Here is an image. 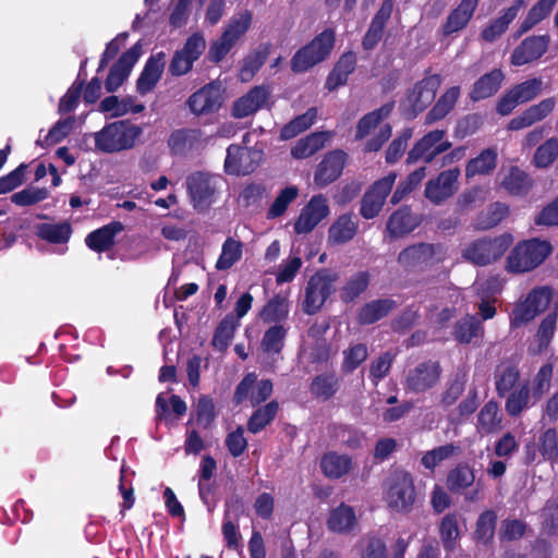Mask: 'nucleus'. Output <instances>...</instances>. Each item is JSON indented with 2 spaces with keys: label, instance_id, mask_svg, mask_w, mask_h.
I'll list each match as a JSON object with an SVG mask.
<instances>
[{
  "label": "nucleus",
  "instance_id": "obj_1",
  "mask_svg": "<svg viewBox=\"0 0 558 558\" xmlns=\"http://www.w3.org/2000/svg\"><path fill=\"white\" fill-rule=\"evenodd\" d=\"M143 135V128L129 121H117L95 133V145L104 153L133 148Z\"/></svg>",
  "mask_w": 558,
  "mask_h": 558
},
{
  "label": "nucleus",
  "instance_id": "obj_2",
  "mask_svg": "<svg viewBox=\"0 0 558 558\" xmlns=\"http://www.w3.org/2000/svg\"><path fill=\"white\" fill-rule=\"evenodd\" d=\"M513 243L510 233L495 238H482L471 242L462 253L463 258L477 266H486L499 260Z\"/></svg>",
  "mask_w": 558,
  "mask_h": 558
},
{
  "label": "nucleus",
  "instance_id": "obj_3",
  "mask_svg": "<svg viewBox=\"0 0 558 558\" xmlns=\"http://www.w3.org/2000/svg\"><path fill=\"white\" fill-rule=\"evenodd\" d=\"M550 252L551 247L546 241H523L511 251L506 268L510 272L530 271L542 264Z\"/></svg>",
  "mask_w": 558,
  "mask_h": 558
},
{
  "label": "nucleus",
  "instance_id": "obj_4",
  "mask_svg": "<svg viewBox=\"0 0 558 558\" xmlns=\"http://www.w3.org/2000/svg\"><path fill=\"white\" fill-rule=\"evenodd\" d=\"M333 44L335 33L331 29H325L295 52L291 59V70L302 73L324 61L330 54Z\"/></svg>",
  "mask_w": 558,
  "mask_h": 558
},
{
  "label": "nucleus",
  "instance_id": "obj_5",
  "mask_svg": "<svg viewBox=\"0 0 558 558\" xmlns=\"http://www.w3.org/2000/svg\"><path fill=\"white\" fill-rule=\"evenodd\" d=\"M339 277L336 272L323 269L310 278L305 287L303 311L313 315L317 313L326 300L336 291Z\"/></svg>",
  "mask_w": 558,
  "mask_h": 558
},
{
  "label": "nucleus",
  "instance_id": "obj_6",
  "mask_svg": "<svg viewBox=\"0 0 558 558\" xmlns=\"http://www.w3.org/2000/svg\"><path fill=\"white\" fill-rule=\"evenodd\" d=\"M550 302V289L546 287L533 289L524 299L515 304L510 315L511 327L518 328L532 322L537 315L548 308Z\"/></svg>",
  "mask_w": 558,
  "mask_h": 558
},
{
  "label": "nucleus",
  "instance_id": "obj_7",
  "mask_svg": "<svg viewBox=\"0 0 558 558\" xmlns=\"http://www.w3.org/2000/svg\"><path fill=\"white\" fill-rule=\"evenodd\" d=\"M222 180L206 172H194L186 178V189L194 208L207 209L215 201Z\"/></svg>",
  "mask_w": 558,
  "mask_h": 558
},
{
  "label": "nucleus",
  "instance_id": "obj_8",
  "mask_svg": "<svg viewBox=\"0 0 558 558\" xmlns=\"http://www.w3.org/2000/svg\"><path fill=\"white\" fill-rule=\"evenodd\" d=\"M226 88L219 81H213L196 92L186 100V106L195 117H206L220 110L226 100Z\"/></svg>",
  "mask_w": 558,
  "mask_h": 558
},
{
  "label": "nucleus",
  "instance_id": "obj_9",
  "mask_svg": "<svg viewBox=\"0 0 558 558\" xmlns=\"http://www.w3.org/2000/svg\"><path fill=\"white\" fill-rule=\"evenodd\" d=\"M446 250L440 244L417 243L402 250L398 263L407 269L424 268L442 262Z\"/></svg>",
  "mask_w": 558,
  "mask_h": 558
},
{
  "label": "nucleus",
  "instance_id": "obj_10",
  "mask_svg": "<svg viewBox=\"0 0 558 558\" xmlns=\"http://www.w3.org/2000/svg\"><path fill=\"white\" fill-rule=\"evenodd\" d=\"M415 499V490L411 475L403 471L392 473L387 482L385 500L397 511H408Z\"/></svg>",
  "mask_w": 558,
  "mask_h": 558
},
{
  "label": "nucleus",
  "instance_id": "obj_11",
  "mask_svg": "<svg viewBox=\"0 0 558 558\" xmlns=\"http://www.w3.org/2000/svg\"><path fill=\"white\" fill-rule=\"evenodd\" d=\"M262 160L263 150L232 144L227 148L225 171L231 175H247L257 169Z\"/></svg>",
  "mask_w": 558,
  "mask_h": 558
},
{
  "label": "nucleus",
  "instance_id": "obj_12",
  "mask_svg": "<svg viewBox=\"0 0 558 558\" xmlns=\"http://www.w3.org/2000/svg\"><path fill=\"white\" fill-rule=\"evenodd\" d=\"M445 136L446 131L444 130H434L425 134L408 153L407 162L415 163L418 160H423L425 163L432 162L438 155L451 147V143Z\"/></svg>",
  "mask_w": 558,
  "mask_h": 558
},
{
  "label": "nucleus",
  "instance_id": "obj_13",
  "mask_svg": "<svg viewBox=\"0 0 558 558\" xmlns=\"http://www.w3.org/2000/svg\"><path fill=\"white\" fill-rule=\"evenodd\" d=\"M441 372L439 362H422L409 369L405 376V388L415 393L425 392L438 384Z\"/></svg>",
  "mask_w": 558,
  "mask_h": 558
},
{
  "label": "nucleus",
  "instance_id": "obj_14",
  "mask_svg": "<svg viewBox=\"0 0 558 558\" xmlns=\"http://www.w3.org/2000/svg\"><path fill=\"white\" fill-rule=\"evenodd\" d=\"M458 168L441 171L426 183L424 195L434 205H440L456 194L459 189Z\"/></svg>",
  "mask_w": 558,
  "mask_h": 558
},
{
  "label": "nucleus",
  "instance_id": "obj_15",
  "mask_svg": "<svg viewBox=\"0 0 558 558\" xmlns=\"http://www.w3.org/2000/svg\"><path fill=\"white\" fill-rule=\"evenodd\" d=\"M397 174L390 172L388 175L376 181L362 198L360 213L365 219L376 217L383 208L387 195L391 191Z\"/></svg>",
  "mask_w": 558,
  "mask_h": 558
},
{
  "label": "nucleus",
  "instance_id": "obj_16",
  "mask_svg": "<svg viewBox=\"0 0 558 558\" xmlns=\"http://www.w3.org/2000/svg\"><path fill=\"white\" fill-rule=\"evenodd\" d=\"M272 392V383L268 379L257 380L255 374H247L238 385L234 392V401L241 403L248 400L252 407L267 400Z\"/></svg>",
  "mask_w": 558,
  "mask_h": 558
},
{
  "label": "nucleus",
  "instance_id": "obj_17",
  "mask_svg": "<svg viewBox=\"0 0 558 558\" xmlns=\"http://www.w3.org/2000/svg\"><path fill=\"white\" fill-rule=\"evenodd\" d=\"M142 52V45L137 43L120 57L106 78L105 88L108 93L116 92L124 83Z\"/></svg>",
  "mask_w": 558,
  "mask_h": 558
},
{
  "label": "nucleus",
  "instance_id": "obj_18",
  "mask_svg": "<svg viewBox=\"0 0 558 558\" xmlns=\"http://www.w3.org/2000/svg\"><path fill=\"white\" fill-rule=\"evenodd\" d=\"M270 90L267 86H255L233 101L231 116L236 119L253 116L268 104Z\"/></svg>",
  "mask_w": 558,
  "mask_h": 558
},
{
  "label": "nucleus",
  "instance_id": "obj_19",
  "mask_svg": "<svg viewBox=\"0 0 558 558\" xmlns=\"http://www.w3.org/2000/svg\"><path fill=\"white\" fill-rule=\"evenodd\" d=\"M328 215L329 206L327 198L323 195H315L301 210L294 223V230L299 234L308 233Z\"/></svg>",
  "mask_w": 558,
  "mask_h": 558
},
{
  "label": "nucleus",
  "instance_id": "obj_20",
  "mask_svg": "<svg viewBox=\"0 0 558 558\" xmlns=\"http://www.w3.org/2000/svg\"><path fill=\"white\" fill-rule=\"evenodd\" d=\"M555 461L558 458V434L554 428H548L538 436L536 442L525 446V460L527 463L539 461Z\"/></svg>",
  "mask_w": 558,
  "mask_h": 558
},
{
  "label": "nucleus",
  "instance_id": "obj_21",
  "mask_svg": "<svg viewBox=\"0 0 558 558\" xmlns=\"http://www.w3.org/2000/svg\"><path fill=\"white\" fill-rule=\"evenodd\" d=\"M550 38L548 35L530 36L525 38L512 52L511 63L524 65L539 59L548 49Z\"/></svg>",
  "mask_w": 558,
  "mask_h": 558
},
{
  "label": "nucleus",
  "instance_id": "obj_22",
  "mask_svg": "<svg viewBox=\"0 0 558 558\" xmlns=\"http://www.w3.org/2000/svg\"><path fill=\"white\" fill-rule=\"evenodd\" d=\"M440 84L441 78L437 74L427 76L415 84L407 98L414 114L424 110L434 100Z\"/></svg>",
  "mask_w": 558,
  "mask_h": 558
},
{
  "label": "nucleus",
  "instance_id": "obj_23",
  "mask_svg": "<svg viewBox=\"0 0 558 558\" xmlns=\"http://www.w3.org/2000/svg\"><path fill=\"white\" fill-rule=\"evenodd\" d=\"M345 159L347 154L342 150H332L326 154L317 166L314 182L323 187L337 180L343 170Z\"/></svg>",
  "mask_w": 558,
  "mask_h": 558
},
{
  "label": "nucleus",
  "instance_id": "obj_24",
  "mask_svg": "<svg viewBox=\"0 0 558 558\" xmlns=\"http://www.w3.org/2000/svg\"><path fill=\"white\" fill-rule=\"evenodd\" d=\"M556 104V99L554 97H549L537 105L529 107L520 116L513 118L509 122V130H521L545 119L554 110Z\"/></svg>",
  "mask_w": 558,
  "mask_h": 558
},
{
  "label": "nucleus",
  "instance_id": "obj_25",
  "mask_svg": "<svg viewBox=\"0 0 558 558\" xmlns=\"http://www.w3.org/2000/svg\"><path fill=\"white\" fill-rule=\"evenodd\" d=\"M165 57L163 52H159L146 61L136 82V89L141 95L151 92L159 82L165 69Z\"/></svg>",
  "mask_w": 558,
  "mask_h": 558
},
{
  "label": "nucleus",
  "instance_id": "obj_26",
  "mask_svg": "<svg viewBox=\"0 0 558 558\" xmlns=\"http://www.w3.org/2000/svg\"><path fill=\"white\" fill-rule=\"evenodd\" d=\"M523 0H515L506 10L501 12V15L493 20L482 32V37L486 41H494L501 36L509 24L518 16L519 12L525 8Z\"/></svg>",
  "mask_w": 558,
  "mask_h": 558
},
{
  "label": "nucleus",
  "instance_id": "obj_27",
  "mask_svg": "<svg viewBox=\"0 0 558 558\" xmlns=\"http://www.w3.org/2000/svg\"><path fill=\"white\" fill-rule=\"evenodd\" d=\"M421 221V217L412 214L410 208L401 207L389 217L387 231L392 238H401L417 228Z\"/></svg>",
  "mask_w": 558,
  "mask_h": 558
},
{
  "label": "nucleus",
  "instance_id": "obj_28",
  "mask_svg": "<svg viewBox=\"0 0 558 558\" xmlns=\"http://www.w3.org/2000/svg\"><path fill=\"white\" fill-rule=\"evenodd\" d=\"M478 0H461L447 17L444 25V33L450 35L463 29L472 19Z\"/></svg>",
  "mask_w": 558,
  "mask_h": 558
},
{
  "label": "nucleus",
  "instance_id": "obj_29",
  "mask_svg": "<svg viewBox=\"0 0 558 558\" xmlns=\"http://www.w3.org/2000/svg\"><path fill=\"white\" fill-rule=\"evenodd\" d=\"M357 232V223L351 214L339 216L328 230V242L332 245H340L349 242Z\"/></svg>",
  "mask_w": 558,
  "mask_h": 558
},
{
  "label": "nucleus",
  "instance_id": "obj_30",
  "mask_svg": "<svg viewBox=\"0 0 558 558\" xmlns=\"http://www.w3.org/2000/svg\"><path fill=\"white\" fill-rule=\"evenodd\" d=\"M144 105L136 104L134 97L126 96L119 98L117 96H109L101 100L99 110L108 112L111 117H123L128 113H140L144 110Z\"/></svg>",
  "mask_w": 558,
  "mask_h": 558
},
{
  "label": "nucleus",
  "instance_id": "obj_31",
  "mask_svg": "<svg viewBox=\"0 0 558 558\" xmlns=\"http://www.w3.org/2000/svg\"><path fill=\"white\" fill-rule=\"evenodd\" d=\"M475 483V470L468 463H459L447 475L446 484L453 494H461Z\"/></svg>",
  "mask_w": 558,
  "mask_h": 558
},
{
  "label": "nucleus",
  "instance_id": "obj_32",
  "mask_svg": "<svg viewBox=\"0 0 558 558\" xmlns=\"http://www.w3.org/2000/svg\"><path fill=\"white\" fill-rule=\"evenodd\" d=\"M497 150L495 148H486L482 150L475 158L471 159L465 166V178L471 179L476 175H488L497 166Z\"/></svg>",
  "mask_w": 558,
  "mask_h": 558
},
{
  "label": "nucleus",
  "instance_id": "obj_33",
  "mask_svg": "<svg viewBox=\"0 0 558 558\" xmlns=\"http://www.w3.org/2000/svg\"><path fill=\"white\" fill-rule=\"evenodd\" d=\"M391 12L392 2L390 0H386L373 19L372 24L363 38V47L365 49H373L379 43L383 37L385 24L390 17Z\"/></svg>",
  "mask_w": 558,
  "mask_h": 558
},
{
  "label": "nucleus",
  "instance_id": "obj_34",
  "mask_svg": "<svg viewBox=\"0 0 558 558\" xmlns=\"http://www.w3.org/2000/svg\"><path fill=\"white\" fill-rule=\"evenodd\" d=\"M504 78L501 70H493L474 83L470 97L477 101L495 95L500 88Z\"/></svg>",
  "mask_w": 558,
  "mask_h": 558
},
{
  "label": "nucleus",
  "instance_id": "obj_35",
  "mask_svg": "<svg viewBox=\"0 0 558 558\" xmlns=\"http://www.w3.org/2000/svg\"><path fill=\"white\" fill-rule=\"evenodd\" d=\"M122 230L120 222L109 223L98 230L89 233L86 239V245L97 252H104L110 248L114 243V236Z\"/></svg>",
  "mask_w": 558,
  "mask_h": 558
},
{
  "label": "nucleus",
  "instance_id": "obj_36",
  "mask_svg": "<svg viewBox=\"0 0 558 558\" xmlns=\"http://www.w3.org/2000/svg\"><path fill=\"white\" fill-rule=\"evenodd\" d=\"M330 138L326 132H315L303 138H300L291 148V155L295 159H305L320 150L325 143Z\"/></svg>",
  "mask_w": 558,
  "mask_h": 558
},
{
  "label": "nucleus",
  "instance_id": "obj_37",
  "mask_svg": "<svg viewBox=\"0 0 558 558\" xmlns=\"http://www.w3.org/2000/svg\"><path fill=\"white\" fill-rule=\"evenodd\" d=\"M323 473L329 478H339L352 469L351 458L337 452H328L320 460Z\"/></svg>",
  "mask_w": 558,
  "mask_h": 558
},
{
  "label": "nucleus",
  "instance_id": "obj_38",
  "mask_svg": "<svg viewBox=\"0 0 558 558\" xmlns=\"http://www.w3.org/2000/svg\"><path fill=\"white\" fill-rule=\"evenodd\" d=\"M557 320L558 313L557 308H555L553 313H549L541 322L535 335L534 343L531 345L533 353L538 354L548 348L557 328Z\"/></svg>",
  "mask_w": 558,
  "mask_h": 558
},
{
  "label": "nucleus",
  "instance_id": "obj_39",
  "mask_svg": "<svg viewBox=\"0 0 558 558\" xmlns=\"http://www.w3.org/2000/svg\"><path fill=\"white\" fill-rule=\"evenodd\" d=\"M395 307V302L389 299L375 300L361 307L357 320L362 325L374 324L387 316Z\"/></svg>",
  "mask_w": 558,
  "mask_h": 558
},
{
  "label": "nucleus",
  "instance_id": "obj_40",
  "mask_svg": "<svg viewBox=\"0 0 558 558\" xmlns=\"http://www.w3.org/2000/svg\"><path fill=\"white\" fill-rule=\"evenodd\" d=\"M460 454L461 447L449 442L426 451L421 458V463L425 469L434 471L441 462Z\"/></svg>",
  "mask_w": 558,
  "mask_h": 558
},
{
  "label": "nucleus",
  "instance_id": "obj_41",
  "mask_svg": "<svg viewBox=\"0 0 558 558\" xmlns=\"http://www.w3.org/2000/svg\"><path fill=\"white\" fill-rule=\"evenodd\" d=\"M199 130L181 129L171 133L168 144L174 154H185L201 141Z\"/></svg>",
  "mask_w": 558,
  "mask_h": 558
},
{
  "label": "nucleus",
  "instance_id": "obj_42",
  "mask_svg": "<svg viewBox=\"0 0 558 558\" xmlns=\"http://www.w3.org/2000/svg\"><path fill=\"white\" fill-rule=\"evenodd\" d=\"M392 108V104H386L380 108L375 109L374 111L362 117L356 126L355 138L363 140L364 137L369 135L371 132L375 128H377L381 121H384L390 116Z\"/></svg>",
  "mask_w": 558,
  "mask_h": 558
},
{
  "label": "nucleus",
  "instance_id": "obj_43",
  "mask_svg": "<svg viewBox=\"0 0 558 558\" xmlns=\"http://www.w3.org/2000/svg\"><path fill=\"white\" fill-rule=\"evenodd\" d=\"M500 186L512 195H523L531 189L532 181L524 171L511 167L504 175Z\"/></svg>",
  "mask_w": 558,
  "mask_h": 558
},
{
  "label": "nucleus",
  "instance_id": "obj_44",
  "mask_svg": "<svg viewBox=\"0 0 558 558\" xmlns=\"http://www.w3.org/2000/svg\"><path fill=\"white\" fill-rule=\"evenodd\" d=\"M354 68L355 56L353 53L343 54L329 74L326 82V87L329 90H333L337 87L345 84L349 74L353 72Z\"/></svg>",
  "mask_w": 558,
  "mask_h": 558
},
{
  "label": "nucleus",
  "instance_id": "obj_45",
  "mask_svg": "<svg viewBox=\"0 0 558 558\" xmlns=\"http://www.w3.org/2000/svg\"><path fill=\"white\" fill-rule=\"evenodd\" d=\"M557 1L558 0H538L535 2L519 27V36L529 32L539 22L545 20L553 11Z\"/></svg>",
  "mask_w": 558,
  "mask_h": 558
},
{
  "label": "nucleus",
  "instance_id": "obj_46",
  "mask_svg": "<svg viewBox=\"0 0 558 558\" xmlns=\"http://www.w3.org/2000/svg\"><path fill=\"white\" fill-rule=\"evenodd\" d=\"M327 524L329 530L333 532H348L356 524V517L351 507L340 505L331 511Z\"/></svg>",
  "mask_w": 558,
  "mask_h": 558
},
{
  "label": "nucleus",
  "instance_id": "obj_47",
  "mask_svg": "<svg viewBox=\"0 0 558 558\" xmlns=\"http://www.w3.org/2000/svg\"><path fill=\"white\" fill-rule=\"evenodd\" d=\"M253 21V13L243 10L235 13L227 23L223 33L235 44L246 34Z\"/></svg>",
  "mask_w": 558,
  "mask_h": 558
},
{
  "label": "nucleus",
  "instance_id": "obj_48",
  "mask_svg": "<svg viewBox=\"0 0 558 558\" xmlns=\"http://www.w3.org/2000/svg\"><path fill=\"white\" fill-rule=\"evenodd\" d=\"M72 229L68 222L40 223L36 228V234L51 243H65L69 241Z\"/></svg>",
  "mask_w": 558,
  "mask_h": 558
},
{
  "label": "nucleus",
  "instance_id": "obj_49",
  "mask_svg": "<svg viewBox=\"0 0 558 558\" xmlns=\"http://www.w3.org/2000/svg\"><path fill=\"white\" fill-rule=\"evenodd\" d=\"M242 254L243 244L233 238H228L222 244L221 254L216 263V268L218 270L231 268L241 259Z\"/></svg>",
  "mask_w": 558,
  "mask_h": 558
},
{
  "label": "nucleus",
  "instance_id": "obj_50",
  "mask_svg": "<svg viewBox=\"0 0 558 558\" xmlns=\"http://www.w3.org/2000/svg\"><path fill=\"white\" fill-rule=\"evenodd\" d=\"M239 322L232 315H227L215 330L211 344L219 351H225L233 338Z\"/></svg>",
  "mask_w": 558,
  "mask_h": 558
},
{
  "label": "nucleus",
  "instance_id": "obj_51",
  "mask_svg": "<svg viewBox=\"0 0 558 558\" xmlns=\"http://www.w3.org/2000/svg\"><path fill=\"white\" fill-rule=\"evenodd\" d=\"M478 429L484 433H495L501 428V416L498 404L494 401L487 402L477 416Z\"/></svg>",
  "mask_w": 558,
  "mask_h": 558
},
{
  "label": "nucleus",
  "instance_id": "obj_52",
  "mask_svg": "<svg viewBox=\"0 0 558 558\" xmlns=\"http://www.w3.org/2000/svg\"><path fill=\"white\" fill-rule=\"evenodd\" d=\"M460 95L459 87L449 88L426 116V122L433 123L442 119L453 108Z\"/></svg>",
  "mask_w": 558,
  "mask_h": 558
},
{
  "label": "nucleus",
  "instance_id": "obj_53",
  "mask_svg": "<svg viewBox=\"0 0 558 558\" xmlns=\"http://www.w3.org/2000/svg\"><path fill=\"white\" fill-rule=\"evenodd\" d=\"M277 411L278 403L276 401H270L257 409L248 420L247 429L253 434L259 433L275 418Z\"/></svg>",
  "mask_w": 558,
  "mask_h": 558
},
{
  "label": "nucleus",
  "instance_id": "obj_54",
  "mask_svg": "<svg viewBox=\"0 0 558 558\" xmlns=\"http://www.w3.org/2000/svg\"><path fill=\"white\" fill-rule=\"evenodd\" d=\"M316 116V109H308L282 128L280 138L287 141L307 130L314 123Z\"/></svg>",
  "mask_w": 558,
  "mask_h": 558
},
{
  "label": "nucleus",
  "instance_id": "obj_55",
  "mask_svg": "<svg viewBox=\"0 0 558 558\" xmlns=\"http://www.w3.org/2000/svg\"><path fill=\"white\" fill-rule=\"evenodd\" d=\"M369 282V275L366 271H359L353 275L341 289L343 302H351L363 293Z\"/></svg>",
  "mask_w": 558,
  "mask_h": 558
},
{
  "label": "nucleus",
  "instance_id": "obj_56",
  "mask_svg": "<svg viewBox=\"0 0 558 558\" xmlns=\"http://www.w3.org/2000/svg\"><path fill=\"white\" fill-rule=\"evenodd\" d=\"M483 332L481 323L475 316H465L456 326V339L463 343L471 342Z\"/></svg>",
  "mask_w": 558,
  "mask_h": 558
},
{
  "label": "nucleus",
  "instance_id": "obj_57",
  "mask_svg": "<svg viewBox=\"0 0 558 558\" xmlns=\"http://www.w3.org/2000/svg\"><path fill=\"white\" fill-rule=\"evenodd\" d=\"M509 213V208L506 204L502 203H494L486 211L482 213L478 217V227L482 229H490L501 222Z\"/></svg>",
  "mask_w": 558,
  "mask_h": 558
},
{
  "label": "nucleus",
  "instance_id": "obj_58",
  "mask_svg": "<svg viewBox=\"0 0 558 558\" xmlns=\"http://www.w3.org/2000/svg\"><path fill=\"white\" fill-rule=\"evenodd\" d=\"M338 389V380L333 375H320L317 376L312 385V393L322 400H328L331 398Z\"/></svg>",
  "mask_w": 558,
  "mask_h": 558
},
{
  "label": "nucleus",
  "instance_id": "obj_59",
  "mask_svg": "<svg viewBox=\"0 0 558 558\" xmlns=\"http://www.w3.org/2000/svg\"><path fill=\"white\" fill-rule=\"evenodd\" d=\"M49 195L47 189L28 186L11 196V201L17 206H31L45 201Z\"/></svg>",
  "mask_w": 558,
  "mask_h": 558
},
{
  "label": "nucleus",
  "instance_id": "obj_60",
  "mask_svg": "<svg viewBox=\"0 0 558 558\" xmlns=\"http://www.w3.org/2000/svg\"><path fill=\"white\" fill-rule=\"evenodd\" d=\"M465 384V372L457 373L456 376L448 383L445 391L441 395V404L445 407L452 405L464 391Z\"/></svg>",
  "mask_w": 558,
  "mask_h": 558
},
{
  "label": "nucleus",
  "instance_id": "obj_61",
  "mask_svg": "<svg viewBox=\"0 0 558 558\" xmlns=\"http://www.w3.org/2000/svg\"><path fill=\"white\" fill-rule=\"evenodd\" d=\"M299 189L296 186H288L280 191L270 208L268 209L267 217L276 218L281 216L288 206L296 198Z\"/></svg>",
  "mask_w": 558,
  "mask_h": 558
},
{
  "label": "nucleus",
  "instance_id": "obj_62",
  "mask_svg": "<svg viewBox=\"0 0 558 558\" xmlns=\"http://www.w3.org/2000/svg\"><path fill=\"white\" fill-rule=\"evenodd\" d=\"M558 156V138L551 137L541 145L534 155V162L538 168L551 165Z\"/></svg>",
  "mask_w": 558,
  "mask_h": 558
},
{
  "label": "nucleus",
  "instance_id": "obj_63",
  "mask_svg": "<svg viewBox=\"0 0 558 558\" xmlns=\"http://www.w3.org/2000/svg\"><path fill=\"white\" fill-rule=\"evenodd\" d=\"M286 330L282 326H272L264 335L262 348L265 352L277 354L283 347Z\"/></svg>",
  "mask_w": 558,
  "mask_h": 558
},
{
  "label": "nucleus",
  "instance_id": "obj_64",
  "mask_svg": "<svg viewBox=\"0 0 558 558\" xmlns=\"http://www.w3.org/2000/svg\"><path fill=\"white\" fill-rule=\"evenodd\" d=\"M497 515L494 511L487 510L483 512L476 523V537L483 543H488L494 534L496 526Z\"/></svg>",
  "mask_w": 558,
  "mask_h": 558
}]
</instances>
